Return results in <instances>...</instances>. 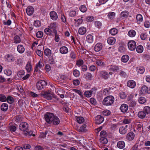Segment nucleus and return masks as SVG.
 Returning <instances> with one entry per match:
<instances>
[{
	"mask_svg": "<svg viewBox=\"0 0 150 150\" xmlns=\"http://www.w3.org/2000/svg\"><path fill=\"white\" fill-rule=\"evenodd\" d=\"M114 101V97L112 96H110L105 98L103 101V104L105 105H111Z\"/></svg>",
	"mask_w": 150,
	"mask_h": 150,
	"instance_id": "2",
	"label": "nucleus"
},
{
	"mask_svg": "<svg viewBox=\"0 0 150 150\" xmlns=\"http://www.w3.org/2000/svg\"><path fill=\"white\" fill-rule=\"evenodd\" d=\"M139 102L141 104H144L146 102V99L144 97H141L139 100Z\"/></svg>",
	"mask_w": 150,
	"mask_h": 150,
	"instance_id": "52",
	"label": "nucleus"
},
{
	"mask_svg": "<svg viewBox=\"0 0 150 150\" xmlns=\"http://www.w3.org/2000/svg\"><path fill=\"white\" fill-rule=\"evenodd\" d=\"M136 71L137 72L140 74H142L144 72L145 69L143 67H140L137 68Z\"/></svg>",
	"mask_w": 150,
	"mask_h": 150,
	"instance_id": "26",
	"label": "nucleus"
},
{
	"mask_svg": "<svg viewBox=\"0 0 150 150\" xmlns=\"http://www.w3.org/2000/svg\"><path fill=\"white\" fill-rule=\"evenodd\" d=\"M76 120L77 122L79 123H82L84 122V120L83 117H77Z\"/></svg>",
	"mask_w": 150,
	"mask_h": 150,
	"instance_id": "45",
	"label": "nucleus"
},
{
	"mask_svg": "<svg viewBox=\"0 0 150 150\" xmlns=\"http://www.w3.org/2000/svg\"><path fill=\"white\" fill-rule=\"evenodd\" d=\"M24 134L26 136L28 135H29L30 136H31L32 135L34 137L35 136V135L34 134H33V132L32 131H29L28 130H27Z\"/></svg>",
	"mask_w": 150,
	"mask_h": 150,
	"instance_id": "44",
	"label": "nucleus"
},
{
	"mask_svg": "<svg viewBox=\"0 0 150 150\" xmlns=\"http://www.w3.org/2000/svg\"><path fill=\"white\" fill-rule=\"evenodd\" d=\"M73 74L75 76L78 77L79 76L80 72L77 69H75L73 71Z\"/></svg>",
	"mask_w": 150,
	"mask_h": 150,
	"instance_id": "50",
	"label": "nucleus"
},
{
	"mask_svg": "<svg viewBox=\"0 0 150 150\" xmlns=\"http://www.w3.org/2000/svg\"><path fill=\"white\" fill-rule=\"evenodd\" d=\"M100 142L103 144H106L108 143V140L105 137H100L99 139Z\"/></svg>",
	"mask_w": 150,
	"mask_h": 150,
	"instance_id": "35",
	"label": "nucleus"
},
{
	"mask_svg": "<svg viewBox=\"0 0 150 150\" xmlns=\"http://www.w3.org/2000/svg\"><path fill=\"white\" fill-rule=\"evenodd\" d=\"M4 73L5 74L8 76L11 75L12 74L11 71L10 69H7L5 71Z\"/></svg>",
	"mask_w": 150,
	"mask_h": 150,
	"instance_id": "60",
	"label": "nucleus"
},
{
	"mask_svg": "<svg viewBox=\"0 0 150 150\" xmlns=\"http://www.w3.org/2000/svg\"><path fill=\"white\" fill-rule=\"evenodd\" d=\"M136 34V32L133 30H129L128 33V35L131 37H134Z\"/></svg>",
	"mask_w": 150,
	"mask_h": 150,
	"instance_id": "32",
	"label": "nucleus"
},
{
	"mask_svg": "<svg viewBox=\"0 0 150 150\" xmlns=\"http://www.w3.org/2000/svg\"><path fill=\"white\" fill-rule=\"evenodd\" d=\"M34 25L36 27H38L40 26V22L38 20L35 21L34 23Z\"/></svg>",
	"mask_w": 150,
	"mask_h": 150,
	"instance_id": "56",
	"label": "nucleus"
},
{
	"mask_svg": "<svg viewBox=\"0 0 150 150\" xmlns=\"http://www.w3.org/2000/svg\"><path fill=\"white\" fill-rule=\"evenodd\" d=\"M94 18V17L93 16H89L86 18V20L88 22H91L93 20Z\"/></svg>",
	"mask_w": 150,
	"mask_h": 150,
	"instance_id": "58",
	"label": "nucleus"
},
{
	"mask_svg": "<svg viewBox=\"0 0 150 150\" xmlns=\"http://www.w3.org/2000/svg\"><path fill=\"white\" fill-rule=\"evenodd\" d=\"M143 110L145 113L148 114L150 113V107L148 106H145Z\"/></svg>",
	"mask_w": 150,
	"mask_h": 150,
	"instance_id": "41",
	"label": "nucleus"
},
{
	"mask_svg": "<svg viewBox=\"0 0 150 150\" xmlns=\"http://www.w3.org/2000/svg\"><path fill=\"white\" fill-rule=\"evenodd\" d=\"M8 102L10 104H11L13 103L14 100L13 98L11 96H8L6 98Z\"/></svg>",
	"mask_w": 150,
	"mask_h": 150,
	"instance_id": "43",
	"label": "nucleus"
},
{
	"mask_svg": "<svg viewBox=\"0 0 150 150\" xmlns=\"http://www.w3.org/2000/svg\"><path fill=\"white\" fill-rule=\"evenodd\" d=\"M18 52L20 53H23L25 51V48L22 45H19L17 47Z\"/></svg>",
	"mask_w": 150,
	"mask_h": 150,
	"instance_id": "20",
	"label": "nucleus"
},
{
	"mask_svg": "<svg viewBox=\"0 0 150 150\" xmlns=\"http://www.w3.org/2000/svg\"><path fill=\"white\" fill-rule=\"evenodd\" d=\"M19 129L24 133L27 130H28V125L26 122H21L19 125Z\"/></svg>",
	"mask_w": 150,
	"mask_h": 150,
	"instance_id": "5",
	"label": "nucleus"
},
{
	"mask_svg": "<svg viewBox=\"0 0 150 150\" xmlns=\"http://www.w3.org/2000/svg\"><path fill=\"white\" fill-rule=\"evenodd\" d=\"M26 12L27 14L29 16L32 15L34 12V8L32 6H28L26 10Z\"/></svg>",
	"mask_w": 150,
	"mask_h": 150,
	"instance_id": "10",
	"label": "nucleus"
},
{
	"mask_svg": "<svg viewBox=\"0 0 150 150\" xmlns=\"http://www.w3.org/2000/svg\"><path fill=\"white\" fill-rule=\"evenodd\" d=\"M86 41L89 43H92L93 40V37L91 35H88L86 37Z\"/></svg>",
	"mask_w": 150,
	"mask_h": 150,
	"instance_id": "30",
	"label": "nucleus"
},
{
	"mask_svg": "<svg viewBox=\"0 0 150 150\" xmlns=\"http://www.w3.org/2000/svg\"><path fill=\"white\" fill-rule=\"evenodd\" d=\"M44 118L46 122L48 123H50L52 122L53 125H57L60 122L59 119L57 116H55L52 113L47 112L44 115Z\"/></svg>",
	"mask_w": 150,
	"mask_h": 150,
	"instance_id": "1",
	"label": "nucleus"
},
{
	"mask_svg": "<svg viewBox=\"0 0 150 150\" xmlns=\"http://www.w3.org/2000/svg\"><path fill=\"white\" fill-rule=\"evenodd\" d=\"M80 10L82 12H85L87 10V8L84 5H82L79 8Z\"/></svg>",
	"mask_w": 150,
	"mask_h": 150,
	"instance_id": "53",
	"label": "nucleus"
},
{
	"mask_svg": "<svg viewBox=\"0 0 150 150\" xmlns=\"http://www.w3.org/2000/svg\"><path fill=\"white\" fill-rule=\"evenodd\" d=\"M128 108V107L127 105L123 104L121 105L120 107V110L121 111L123 112H126Z\"/></svg>",
	"mask_w": 150,
	"mask_h": 150,
	"instance_id": "19",
	"label": "nucleus"
},
{
	"mask_svg": "<svg viewBox=\"0 0 150 150\" xmlns=\"http://www.w3.org/2000/svg\"><path fill=\"white\" fill-rule=\"evenodd\" d=\"M41 96L48 100H50L54 97L53 93L51 91H44L40 94Z\"/></svg>",
	"mask_w": 150,
	"mask_h": 150,
	"instance_id": "3",
	"label": "nucleus"
},
{
	"mask_svg": "<svg viewBox=\"0 0 150 150\" xmlns=\"http://www.w3.org/2000/svg\"><path fill=\"white\" fill-rule=\"evenodd\" d=\"M6 98L5 95L2 94H0V101L5 102L6 101Z\"/></svg>",
	"mask_w": 150,
	"mask_h": 150,
	"instance_id": "46",
	"label": "nucleus"
},
{
	"mask_svg": "<svg viewBox=\"0 0 150 150\" xmlns=\"http://www.w3.org/2000/svg\"><path fill=\"white\" fill-rule=\"evenodd\" d=\"M85 78L87 80H91L92 78V76L91 73H87L84 75Z\"/></svg>",
	"mask_w": 150,
	"mask_h": 150,
	"instance_id": "39",
	"label": "nucleus"
},
{
	"mask_svg": "<svg viewBox=\"0 0 150 150\" xmlns=\"http://www.w3.org/2000/svg\"><path fill=\"white\" fill-rule=\"evenodd\" d=\"M127 125H126L125 127H121L119 129V132L121 134H124L127 132V129L126 127Z\"/></svg>",
	"mask_w": 150,
	"mask_h": 150,
	"instance_id": "18",
	"label": "nucleus"
},
{
	"mask_svg": "<svg viewBox=\"0 0 150 150\" xmlns=\"http://www.w3.org/2000/svg\"><path fill=\"white\" fill-rule=\"evenodd\" d=\"M83 61L82 59H79L77 61L76 64L79 67H80L83 65Z\"/></svg>",
	"mask_w": 150,
	"mask_h": 150,
	"instance_id": "51",
	"label": "nucleus"
},
{
	"mask_svg": "<svg viewBox=\"0 0 150 150\" xmlns=\"http://www.w3.org/2000/svg\"><path fill=\"white\" fill-rule=\"evenodd\" d=\"M6 58L7 61L9 62H11L14 61L15 58L13 55L11 54H8L7 55Z\"/></svg>",
	"mask_w": 150,
	"mask_h": 150,
	"instance_id": "15",
	"label": "nucleus"
},
{
	"mask_svg": "<svg viewBox=\"0 0 150 150\" xmlns=\"http://www.w3.org/2000/svg\"><path fill=\"white\" fill-rule=\"evenodd\" d=\"M60 51L62 54H65L68 52V49L66 47L63 46L60 48Z\"/></svg>",
	"mask_w": 150,
	"mask_h": 150,
	"instance_id": "21",
	"label": "nucleus"
},
{
	"mask_svg": "<svg viewBox=\"0 0 150 150\" xmlns=\"http://www.w3.org/2000/svg\"><path fill=\"white\" fill-rule=\"evenodd\" d=\"M44 32L47 35H52V33L51 32L49 28H46L44 30Z\"/></svg>",
	"mask_w": 150,
	"mask_h": 150,
	"instance_id": "59",
	"label": "nucleus"
},
{
	"mask_svg": "<svg viewBox=\"0 0 150 150\" xmlns=\"http://www.w3.org/2000/svg\"><path fill=\"white\" fill-rule=\"evenodd\" d=\"M115 16V13L114 12H111L108 13V17L110 19H112Z\"/></svg>",
	"mask_w": 150,
	"mask_h": 150,
	"instance_id": "49",
	"label": "nucleus"
},
{
	"mask_svg": "<svg viewBox=\"0 0 150 150\" xmlns=\"http://www.w3.org/2000/svg\"><path fill=\"white\" fill-rule=\"evenodd\" d=\"M120 98L122 99L125 98L127 96V94L123 92H121L120 94Z\"/></svg>",
	"mask_w": 150,
	"mask_h": 150,
	"instance_id": "57",
	"label": "nucleus"
},
{
	"mask_svg": "<svg viewBox=\"0 0 150 150\" xmlns=\"http://www.w3.org/2000/svg\"><path fill=\"white\" fill-rule=\"evenodd\" d=\"M120 46L118 48V50L121 52L122 53L125 51V48L124 46L122 44H119Z\"/></svg>",
	"mask_w": 150,
	"mask_h": 150,
	"instance_id": "37",
	"label": "nucleus"
},
{
	"mask_svg": "<svg viewBox=\"0 0 150 150\" xmlns=\"http://www.w3.org/2000/svg\"><path fill=\"white\" fill-rule=\"evenodd\" d=\"M92 93L90 91H85L84 95L87 97H90L92 95Z\"/></svg>",
	"mask_w": 150,
	"mask_h": 150,
	"instance_id": "48",
	"label": "nucleus"
},
{
	"mask_svg": "<svg viewBox=\"0 0 150 150\" xmlns=\"http://www.w3.org/2000/svg\"><path fill=\"white\" fill-rule=\"evenodd\" d=\"M32 66L30 62H28L26 67L25 69L28 72H30L31 70Z\"/></svg>",
	"mask_w": 150,
	"mask_h": 150,
	"instance_id": "29",
	"label": "nucleus"
},
{
	"mask_svg": "<svg viewBox=\"0 0 150 150\" xmlns=\"http://www.w3.org/2000/svg\"><path fill=\"white\" fill-rule=\"evenodd\" d=\"M141 39L143 40H145L147 38L146 33H142L140 35Z\"/></svg>",
	"mask_w": 150,
	"mask_h": 150,
	"instance_id": "54",
	"label": "nucleus"
},
{
	"mask_svg": "<svg viewBox=\"0 0 150 150\" xmlns=\"http://www.w3.org/2000/svg\"><path fill=\"white\" fill-rule=\"evenodd\" d=\"M76 14V12L75 11H71L70 12L69 15L70 16L73 17Z\"/></svg>",
	"mask_w": 150,
	"mask_h": 150,
	"instance_id": "61",
	"label": "nucleus"
},
{
	"mask_svg": "<svg viewBox=\"0 0 150 150\" xmlns=\"http://www.w3.org/2000/svg\"><path fill=\"white\" fill-rule=\"evenodd\" d=\"M143 50V47L141 45L138 46L136 48V51L138 53H141Z\"/></svg>",
	"mask_w": 150,
	"mask_h": 150,
	"instance_id": "40",
	"label": "nucleus"
},
{
	"mask_svg": "<svg viewBox=\"0 0 150 150\" xmlns=\"http://www.w3.org/2000/svg\"><path fill=\"white\" fill-rule=\"evenodd\" d=\"M43 35V33L42 32L39 31H38L36 34L37 37L39 38H41Z\"/></svg>",
	"mask_w": 150,
	"mask_h": 150,
	"instance_id": "55",
	"label": "nucleus"
},
{
	"mask_svg": "<svg viewBox=\"0 0 150 150\" xmlns=\"http://www.w3.org/2000/svg\"><path fill=\"white\" fill-rule=\"evenodd\" d=\"M118 30L116 28H112L110 31V33L112 35H115L117 33Z\"/></svg>",
	"mask_w": 150,
	"mask_h": 150,
	"instance_id": "42",
	"label": "nucleus"
},
{
	"mask_svg": "<svg viewBox=\"0 0 150 150\" xmlns=\"http://www.w3.org/2000/svg\"><path fill=\"white\" fill-rule=\"evenodd\" d=\"M106 132L105 131H102L100 133V137H105L106 136Z\"/></svg>",
	"mask_w": 150,
	"mask_h": 150,
	"instance_id": "62",
	"label": "nucleus"
},
{
	"mask_svg": "<svg viewBox=\"0 0 150 150\" xmlns=\"http://www.w3.org/2000/svg\"><path fill=\"white\" fill-rule=\"evenodd\" d=\"M128 46L129 50L131 51L134 50L136 47L135 42L134 40H130L128 43Z\"/></svg>",
	"mask_w": 150,
	"mask_h": 150,
	"instance_id": "6",
	"label": "nucleus"
},
{
	"mask_svg": "<svg viewBox=\"0 0 150 150\" xmlns=\"http://www.w3.org/2000/svg\"><path fill=\"white\" fill-rule=\"evenodd\" d=\"M86 32V28L83 27H81L78 30L79 33L81 35L84 34Z\"/></svg>",
	"mask_w": 150,
	"mask_h": 150,
	"instance_id": "22",
	"label": "nucleus"
},
{
	"mask_svg": "<svg viewBox=\"0 0 150 150\" xmlns=\"http://www.w3.org/2000/svg\"><path fill=\"white\" fill-rule=\"evenodd\" d=\"M86 125L85 124H83L82 126H81L79 129V131L80 132H85L86 131Z\"/></svg>",
	"mask_w": 150,
	"mask_h": 150,
	"instance_id": "33",
	"label": "nucleus"
},
{
	"mask_svg": "<svg viewBox=\"0 0 150 150\" xmlns=\"http://www.w3.org/2000/svg\"><path fill=\"white\" fill-rule=\"evenodd\" d=\"M136 19L137 20V23L139 24L141 22H142V16L141 14H138L136 16Z\"/></svg>",
	"mask_w": 150,
	"mask_h": 150,
	"instance_id": "28",
	"label": "nucleus"
},
{
	"mask_svg": "<svg viewBox=\"0 0 150 150\" xmlns=\"http://www.w3.org/2000/svg\"><path fill=\"white\" fill-rule=\"evenodd\" d=\"M50 16L51 19L53 20H56L58 18L57 13L54 11L50 12Z\"/></svg>",
	"mask_w": 150,
	"mask_h": 150,
	"instance_id": "14",
	"label": "nucleus"
},
{
	"mask_svg": "<svg viewBox=\"0 0 150 150\" xmlns=\"http://www.w3.org/2000/svg\"><path fill=\"white\" fill-rule=\"evenodd\" d=\"M46 82L44 80L39 81L36 83V86L37 89L40 90L43 88L47 85Z\"/></svg>",
	"mask_w": 150,
	"mask_h": 150,
	"instance_id": "4",
	"label": "nucleus"
},
{
	"mask_svg": "<svg viewBox=\"0 0 150 150\" xmlns=\"http://www.w3.org/2000/svg\"><path fill=\"white\" fill-rule=\"evenodd\" d=\"M128 15L129 12L127 11L122 12L120 14V16L123 18L127 17Z\"/></svg>",
	"mask_w": 150,
	"mask_h": 150,
	"instance_id": "34",
	"label": "nucleus"
},
{
	"mask_svg": "<svg viewBox=\"0 0 150 150\" xmlns=\"http://www.w3.org/2000/svg\"><path fill=\"white\" fill-rule=\"evenodd\" d=\"M108 67L109 68V69L110 71L113 72L116 71L119 69L118 67L115 65L109 66Z\"/></svg>",
	"mask_w": 150,
	"mask_h": 150,
	"instance_id": "12",
	"label": "nucleus"
},
{
	"mask_svg": "<svg viewBox=\"0 0 150 150\" xmlns=\"http://www.w3.org/2000/svg\"><path fill=\"white\" fill-rule=\"evenodd\" d=\"M14 42L15 43H18L21 42V38L18 35H16L14 38Z\"/></svg>",
	"mask_w": 150,
	"mask_h": 150,
	"instance_id": "36",
	"label": "nucleus"
},
{
	"mask_svg": "<svg viewBox=\"0 0 150 150\" xmlns=\"http://www.w3.org/2000/svg\"><path fill=\"white\" fill-rule=\"evenodd\" d=\"M100 76L105 79H107L109 77V75L108 72L105 71H102L100 72Z\"/></svg>",
	"mask_w": 150,
	"mask_h": 150,
	"instance_id": "7",
	"label": "nucleus"
},
{
	"mask_svg": "<svg viewBox=\"0 0 150 150\" xmlns=\"http://www.w3.org/2000/svg\"><path fill=\"white\" fill-rule=\"evenodd\" d=\"M129 59V57L128 55H125L122 57V61L124 62H126Z\"/></svg>",
	"mask_w": 150,
	"mask_h": 150,
	"instance_id": "31",
	"label": "nucleus"
},
{
	"mask_svg": "<svg viewBox=\"0 0 150 150\" xmlns=\"http://www.w3.org/2000/svg\"><path fill=\"white\" fill-rule=\"evenodd\" d=\"M1 109L3 111H6L8 109V104L6 103H3L1 106Z\"/></svg>",
	"mask_w": 150,
	"mask_h": 150,
	"instance_id": "23",
	"label": "nucleus"
},
{
	"mask_svg": "<svg viewBox=\"0 0 150 150\" xmlns=\"http://www.w3.org/2000/svg\"><path fill=\"white\" fill-rule=\"evenodd\" d=\"M44 53L46 56H49L51 54V51L49 49L47 48L44 50Z\"/></svg>",
	"mask_w": 150,
	"mask_h": 150,
	"instance_id": "38",
	"label": "nucleus"
},
{
	"mask_svg": "<svg viewBox=\"0 0 150 150\" xmlns=\"http://www.w3.org/2000/svg\"><path fill=\"white\" fill-rule=\"evenodd\" d=\"M90 102L91 103L94 105L96 104L97 102L96 100L93 98H91L90 99Z\"/></svg>",
	"mask_w": 150,
	"mask_h": 150,
	"instance_id": "63",
	"label": "nucleus"
},
{
	"mask_svg": "<svg viewBox=\"0 0 150 150\" xmlns=\"http://www.w3.org/2000/svg\"><path fill=\"white\" fill-rule=\"evenodd\" d=\"M96 63L98 66H102L103 65V62L100 60H98L96 62Z\"/></svg>",
	"mask_w": 150,
	"mask_h": 150,
	"instance_id": "64",
	"label": "nucleus"
},
{
	"mask_svg": "<svg viewBox=\"0 0 150 150\" xmlns=\"http://www.w3.org/2000/svg\"><path fill=\"white\" fill-rule=\"evenodd\" d=\"M16 129V127L13 125L10 126L9 127V130L11 132H15Z\"/></svg>",
	"mask_w": 150,
	"mask_h": 150,
	"instance_id": "47",
	"label": "nucleus"
},
{
	"mask_svg": "<svg viewBox=\"0 0 150 150\" xmlns=\"http://www.w3.org/2000/svg\"><path fill=\"white\" fill-rule=\"evenodd\" d=\"M103 47V45L101 43H98L96 44L94 47V50L96 52L100 51Z\"/></svg>",
	"mask_w": 150,
	"mask_h": 150,
	"instance_id": "11",
	"label": "nucleus"
},
{
	"mask_svg": "<svg viewBox=\"0 0 150 150\" xmlns=\"http://www.w3.org/2000/svg\"><path fill=\"white\" fill-rule=\"evenodd\" d=\"M138 116L140 118L143 119L145 117L146 113L143 110L142 111H140L138 112Z\"/></svg>",
	"mask_w": 150,
	"mask_h": 150,
	"instance_id": "27",
	"label": "nucleus"
},
{
	"mask_svg": "<svg viewBox=\"0 0 150 150\" xmlns=\"http://www.w3.org/2000/svg\"><path fill=\"white\" fill-rule=\"evenodd\" d=\"M140 91L142 93H149V92H148V88L145 85L143 86L141 88Z\"/></svg>",
	"mask_w": 150,
	"mask_h": 150,
	"instance_id": "24",
	"label": "nucleus"
},
{
	"mask_svg": "<svg viewBox=\"0 0 150 150\" xmlns=\"http://www.w3.org/2000/svg\"><path fill=\"white\" fill-rule=\"evenodd\" d=\"M126 137L128 140H132L134 137V134L132 132H130L127 134Z\"/></svg>",
	"mask_w": 150,
	"mask_h": 150,
	"instance_id": "16",
	"label": "nucleus"
},
{
	"mask_svg": "<svg viewBox=\"0 0 150 150\" xmlns=\"http://www.w3.org/2000/svg\"><path fill=\"white\" fill-rule=\"evenodd\" d=\"M115 42V39L113 37H110L108 38L107 40V42L110 45L114 44Z\"/></svg>",
	"mask_w": 150,
	"mask_h": 150,
	"instance_id": "25",
	"label": "nucleus"
},
{
	"mask_svg": "<svg viewBox=\"0 0 150 150\" xmlns=\"http://www.w3.org/2000/svg\"><path fill=\"white\" fill-rule=\"evenodd\" d=\"M96 123L98 124H99L103 122L104 121V117L100 115H97L96 117Z\"/></svg>",
	"mask_w": 150,
	"mask_h": 150,
	"instance_id": "8",
	"label": "nucleus"
},
{
	"mask_svg": "<svg viewBox=\"0 0 150 150\" xmlns=\"http://www.w3.org/2000/svg\"><path fill=\"white\" fill-rule=\"evenodd\" d=\"M127 86L131 88H133L136 86V83L133 80H129L127 82Z\"/></svg>",
	"mask_w": 150,
	"mask_h": 150,
	"instance_id": "13",
	"label": "nucleus"
},
{
	"mask_svg": "<svg viewBox=\"0 0 150 150\" xmlns=\"http://www.w3.org/2000/svg\"><path fill=\"white\" fill-rule=\"evenodd\" d=\"M23 118L21 115H18L15 117L14 118L16 125V123H20L23 121Z\"/></svg>",
	"mask_w": 150,
	"mask_h": 150,
	"instance_id": "9",
	"label": "nucleus"
},
{
	"mask_svg": "<svg viewBox=\"0 0 150 150\" xmlns=\"http://www.w3.org/2000/svg\"><path fill=\"white\" fill-rule=\"evenodd\" d=\"M117 147L120 149H122L124 148L125 146V144L123 141H119L117 144Z\"/></svg>",
	"mask_w": 150,
	"mask_h": 150,
	"instance_id": "17",
	"label": "nucleus"
}]
</instances>
